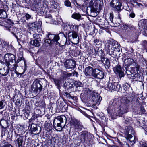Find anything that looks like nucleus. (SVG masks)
Instances as JSON below:
<instances>
[{
	"label": "nucleus",
	"instance_id": "obj_1",
	"mask_svg": "<svg viewBox=\"0 0 147 147\" xmlns=\"http://www.w3.org/2000/svg\"><path fill=\"white\" fill-rule=\"evenodd\" d=\"M120 46L118 43L111 39L108 40L105 45V49L107 54L113 57L117 55V52L120 51Z\"/></svg>",
	"mask_w": 147,
	"mask_h": 147
},
{
	"label": "nucleus",
	"instance_id": "obj_2",
	"mask_svg": "<svg viewBox=\"0 0 147 147\" xmlns=\"http://www.w3.org/2000/svg\"><path fill=\"white\" fill-rule=\"evenodd\" d=\"M124 124L126 127L124 130V134L125 138L129 140L132 137L131 134H133L135 133L133 128L130 126L133 123L132 121L131 118L130 117H124Z\"/></svg>",
	"mask_w": 147,
	"mask_h": 147
},
{
	"label": "nucleus",
	"instance_id": "obj_3",
	"mask_svg": "<svg viewBox=\"0 0 147 147\" xmlns=\"http://www.w3.org/2000/svg\"><path fill=\"white\" fill-rule=\"evenodd\" d=\"M100 81L98 86L104 88L106 90H112L119 91L121 88L120 85L118 82H105Z\"/></svg>",
	"mask_w": 147,
	"mask_h": 147
},
{
	"label": "nucleus",
	"instance_id": "obj_4",
	"mask_svg": "<svg viewBox=\"0 0 147 147\" xmlns=\"http://www.w3.org/2000/svg\"><path fill=\"white\" fill-rule=\"evenodd\" d=\"M68 119L63 115L58 117L57 118L54 119L53 121V126L55 129L58 131L61 130L66 122L69 121Z\"/></svg>",
	"mask_w": 147,
	"mask_h": 147
},
{
	"label": "nucleus",
	"instance_id": "obj_5",
	"mask_svg": "<svg viewBox=\"0 0 147 147\" xmlns=\"http://www.w3.org/2000/svg\"><path fill=\"white\" fill-rule=\"evenodd\" d=\"M47 84V81L44 78L36 80L34 82L32 86L33 92L36 94L38 92H40L42 89L43 86H46Z\"/></svg>",
	"mask_w": 147,
	"mask_h": 147
},
{
	"label": "nucleus",
	"instance_id": "obj_6",
	"mask_svg": "<svg viewBox=\"0 0 147 147\" xmlns=\"http://www.w3.org/2000/svg\"><path fill=\"white\" fill-rule=\"evenodd\" d=\"M129 102V100L126 99L121 102L119 106L117 108L118 115L120 116L127 113L129 105L128 103Z\"/></svg>",
	"mask_w": 147,
	"mask_h": 147
},
{
	"label": "nucleus",
	"instance_id": "obj_7",
	"mask_svg": "<svg viewBox=\"0 0 147 147\" xmlns=\"http://www.w3.org/2000/svg\"><path fill=\"white\" fill-rule=\"evenodd\" d=\"M68 37L69 40L73 43L76 44L79 42V37L78 33L76 31H70L68 33Z\"/></svg>",
	"mask_w": 147,
	"mask_h": 147
},
{
	"label": "nucleus",
	"instance_id": "obj_8",
	"mask_svg": "<svg viewBox=\"0 0 147 147\" xmlns=\"http://www.w3.org/2000/svg\"><path fill=\"white\" fill-rule=\"evenodd\" d=\"M69 119L70 120L69 122H70L71 126L74 128L75 129L77 130L78 131H80L83 128V126L81 123L76 119Z\"/></svg>",
	"mask_w": 147,
	"mask_h": 147
},
{
	"label": "nucleus",
	"instance_id": "obj_9",
	"mask_svg": "<svg viewBox=\"0 0 147 147\" xmlns=\"http://www.w3.org/2000/svg\"><path fill=\"white\" fill-rule=\"evenodd\" d=\"M110 5L113 8L114 11H117L119 13L122 10V4L119 0H112Z\"/></svg>",
	"mask_w": 147,
	"mask_h": 147
},
{
	"label": "nucleus",
	"instance_id": "obj_10",
	"mask_svg": "<svg viewBox=\"0 0 147 147\" xmlns=\"http://www.w3.org/2000/svg\"><path fill=\"white\" fill-rule=\"evenodd\" d=\"M113 70L114 72L117 75H118L120 78L124 77V69L119 64H118L114 67Z\"/></svg>",
	"mask_w": 147,
	"mask_h": 147
},
{
	"label": "nucleus",
	"instance_id": "obj_11",
	"mask_svg": "<svg viewBox=\"0 0 147 147\" xmlns=\"http://www.w3.org/2000/svg\"><path fill=\"white\" fill-rule=\"evenodd\" d=\"M63 33L60 32L58 34L54 35L50 33L48 34V38L50 39H52V42L53 44L55 43L57 45H61L60 43L58 41L60 39L59 35L63 34Z\"/></svg>",
	"mask_w": 147,
	"mask_h": 147
},
{
	"label": "nucleus",
	"instance_id": "obj_12",
	"mask_svg": "<svg viewBox=\"0 0 147 147\" xmlns=\"http://www.w3.org/2000/svg\"><path fill=\"white\" fill-rule=\"evenodd\" d=\"M102 99V97L96 93L93 94L92 97V102L93 105H98Z\"/></svg>",
	"mask_w": 147,
	"mask_h": 147
},
{
	"label": "nucleus",
	"instance_id": "obj_13",
	"mask_svg": "<svg viewBox=\"0 0 147 147\" xmlns=\"http://www.w3.org/2000/svg\"><path fill=\"white\" fill-rule=\"evenodd\" d=\"M64 65L67 69H74L76 67V62L72 59H68L64 63Z\"/></svg>",
	"mask_w": 147,
	"mask_h": 147
},
{
	"label": "nucleus",
	"instance_id": "obj_14",
	"mask_svg": "<svg viewBox=\"0 0 147 147\" xmlns=\"http://www.w3.org/2000/svg\"><path fill=\"white\" fill-rule=\"evenodd\" d=\"M15 58L14 55L11 53H7L4 56V61L7 66L9 67V62H12Z\"/></svg>",
	"mask_w": 147,
	"mask_h": 147
},
{
	"label": "nucleus",
	"instance_id": "obj_15",
	"mask_svg": "<svg viewBox=\"0 0 147 147\" xmlns=\"http://www.w3.org/2000/svg\"><path fill=\"white\" fill-rule=\"evenodd\" d=\"M94 92L88 88H86L83 90L82 93L81 94V98H82L84 99H85V98L92 96L93 94H94Z\"/></svg>",
	"mask_w": 147,
	"mask_h": 147
},
{
	"label": "nucleus",
	"instance_id": "obj_16",
	"mask_svg": "<svg viewBox=\"0 0 147 147\" xmlns=\"http://www.w3.org/2000/svg\"><path fill=\"white\" fill-rule=\"evenodd\" d=\"M94 70L95 69H94L90 66H88L85 68L84 72L85 76L90 78L92 76L93 77Z\"/></svg>",
	"mask_w": 147,
	"mask_h": 147
},
{
	"label": "nucleus",
	"instance_id": "obj_17",
	"mask_svg": "<svg viewBox=\"0 0 147 147\" xmlns=\"http://www.w3.org/2000/svg\"><path fill=\"white\" fill-rule=\"evenodd\" d=\"M57 107L63 112L66 111L67 110L68 105L63 101L59 102V100L57 103Z\"/></svg>",
	"mask_w": 147,
	"mask_h": 147
},
{
	"label": "nucleus",
	"instance_id": "obj_18",
	"mask_svg": "<svg viewBox=\"0 0 147 147\" xmlns=\"http://www.w3.org/2000/svg\"><path fill=\"white\" fill-rule=\"evenodd\" d=\"M15 142L18 144L19 147H23V140L24 137L23 136H21L20 135L17 134L15 132Z\"/></svg>",
	"mask_w": 147,
	"mask_h": 147
},
{
	"label": "nucleus",
	"instance_id": "obj_19",
	"mask_svg": "<svg viewBox=\"0 0 147 147\" xmlns=\"http://www.w3.org/2000/svg\"><path fill=\"white\" fill-rule=\"evenodd\" d=\"M93 77L95 78L102 79L104 76V73L102 71L98 69H95Z\"/></svg>",
	"mask_w": 147,
	"mask_h": 147
},
{
	"label": "nucleus",
	"instance_id": "obj_20",
	"mask_svg": "<svg viewBox=\"0 0 147 147\" xmlns=\"http://www.w3.org/2000/svg\"><path fill=\"white\" fill-rule=\"evenodd\" d=\"M31 128L32 133L35 135L39 133L41 131V127L33 123L31 125Z\"/></svg>",
	"mask_w": 147,
	"mask_h": 147
},
{
	"label": "nucleus",
	"instance_id": "obj_21",
	"mask_svg": "<svg viewBox=\"0 0 147 147\" xmlns=\"http://www.w3.org/2000/svg\"><path fill=\"white\" fill-rule=\"evenodd\" d=\"M136 64V63L133 59L127 58L125 60L124 67L127 69V68L131 65H134ZM127 70H126V71Z\"/></svg>",
	"mask_w": 147,
	"mask_h": 147
},
{
	"label": "nucleus",
	"instance_id": "obj_22",
	"mask_svg": "<svg viewBox=\"0 0 147 147\" xmlns=\"http://www.w3.org/2000/svg\"><path fill=\"white\" fill-rule=\"evenodd\" d=\"M107 111L108 113L112 117H114V116L119 115L117 107L114 109L111 108V107H108Z\"/></svg>",
	"mask_w": 147,
	"mask_h": 147
},
{
	"label": "nucleus",
	"instance_id": "obj_23",
	"mask_svg": "<svg viewBox=\"0 0 147 147\" xmlns=\"http://www.w3.org/2000/svg\"><path fill=\"white\" fill-rule=\"evenodd\" d=\"M88 133V132L85 131L81 132L79 135V140L83 143H85V139Z\"/></svg>",
	"mask_w": 147,
	"mask_h": 147
},
{
	"label": "nucleus",
	"instance_id": "obj_24",
	"mask_svg": "<svg viewBox=\"0 0 147 147\" xmlns=\"http://www.w3.org/2000/svg\"><path fill=\"white\" fill-rule=\"evenodd\" d=\"M6 28L7 30L10 32L13 35L15 36L17 39L18 40V39L17 36L15 34L17 30V29L13 26L7 27Z\"/></svg>",
	"mask_w": 147,
	"mask_h": 147
},
{
	"label": "nucleus",
	"instance_id": "obj_25",
	"mask_svg": "<svg viewBox=\"0 0 147 147\" xmlns=\"http://www.w3.org/2000/svg\"><path fill=\"white\" fill-rule=\"evenodd\" d=\"M49 4L51 10L55 11V10H57V6L56 3L53 0H49Z\"/></svg>",
	"mask_w": 147,
	"mask_h": 147
},
{
	"label": "nucleus",
	"instance_id": "obj_26",
	"mask_svg": "<svg viewBox=\"0 0 147 147\" xmlns=\"http://www.w3.org/2000/svg\"><path fill=\"white\" fill-rule=\"evenodd\" d=\"M9 72V70L7 67L0 69V74L2 76H6L8 74Z\"/></svg>",
	"mask_w": 147,
	"mask_h": 147
},
{
	"label": "nucleus",
	"instance_id": "obj_27",
	"mask_svg": "<svg viewBox=\"0 0 147 147\" xmlns=\"http://www.w3.org/2000/svg\"><path fill=\"white\" fill-rule=\"evenodd\" d=\"M101 62L104 65H106L108 68H109L110 65V62L109 59L104 57L101 58Z\"/></svg>",
	"mask_w": 147,
	"mask_h": 147
},
{
	"label": "nucleus",
	"instance_id": "obj_28",
	"mask_svg": "<svg viewBox=\"0 0 147 147\" xmlns=\"http://www.w3.org/2000/svg\"><path fill=\"white\" fill-rule=\"evenodd\" d=\"M92 135L88 133L87 137L86 138L85 140V143L88 144H91L92 142Z\"/></svg>",
	"mask_w": 147,
	"mask_h": 147
},
{
	"label": "nucleus",
	"instance_id": "obj_29",
	"mask_svg": "<svg viewBox=\"0 0 147 147\" xmlns=\"http://www.w3.org/2000/svg\"><path fill=\"white\" fill-rule=\"evenodd\" d=\"M24 66H22V69H23V72L22 73H19L17 71H16L15 72V73L16 74H17V76L18 77L19 76V75H20V76H21L22 75H23L24 73L25 72V71L27 69V63L25 61H24Z\"/></svg>",
	"mask_w": 147,
	"mask_h": 147
},
{
	"label": "nucleus",
	"instance_id": "obj_30",
	"mask_svg": "<svg viewBox=\"0 0 147 147\" xmlns=\"http://www.w3.org/2000/svg\"><path fill=\"white\" fill-rule=\"evenodd\" d=\"M66 24V26L69 27L71 30L72 31H76V28H78L77 26L74 25L70 23H67Z\"/></svg>",
	"mask_w": 147,
	"mask_h": 147
},
{
	"label": "nucleus",
	"instance_id": "obj_31",
	"mask_svg": "<svg viewBox=\"0 0 147 147\" xmlns=\"http://www.w3.org/2000/svg\"><path fill=\"white\" fill-rule=\"evenodd\" d=\"M2 47L5 48L6 47V49L7 50L9 51L10 48H12V46L9 45V42L5 41L3 42L2 44Z\"/></svg>",
	"mask_w": 147,
	"mask_h": 147
},
{
	"label": "nucleus",
	"instance_id": "obj_32",
	"mask_svg": "<svg viewBox=\"0 0 147 147\" xmlns=\"http://www.w3.org/2000/svg\"><path fill=\"white\" fill-rule=\"evenodd\" d=\"M18 66V64H14L13 65H9V67L7 66L8 68V69H10L11 71H14V72L16 71V68Z\"/></svg>",
	"mask_w": 147,
	"mask_h": 147
},
{
	"label": "nucleus",
	"instance_id": "obj_33",
	"mask_svg": "<svg viewBox=\"0 0 147 147\" xmlns=\"http://www.w3.org/2000/svg\"><path fill=\"white\" fill-rule=\"evenodd\" d=\"M121 18L120 17V15L119 13L117 18H115L113 23L114 24H115L117 25L120 24L121 23Z\"/></svg>",
	"mask_w": 147,
	"mask_h": 147
},
{
	"label": "nucleus",
	"instance_id": "obj_34",
	"mask_svg": "<svg viewBox=\"0 0 147 147\" xmlns=\"http://www.w3.org/2000/svg\"><path fill=\"white\" fill-rule=\"evenodd\" d=\"M31 44L36 47H38L40 46V43L39 41L37 39H35L31 40L30 42Z\"/></svg>",
	"mask_w": 147,
	"mask_h": 147
},
{
	"label": "nucleus",
	"instance_id": "obj_35",
	"mask_svg": "<svg viewBox=\"0 0 147 147\" xmlns=\"http://www.w3.org/2000/svg\"><path fill=\"white\" fill-rule=\"evenodd\" d=\"M71 17L79 21L81 19V15L79 13H75L73 14L71 16Z\"/></svg>",
	"mask_w": 147,
	"mask_h": 147
},
{
	"label": "nucleus",
	"instance_id": "obj_36",
	"mask_svg": "<svg viewBox=\"0 0 147 147\" xmlns=\"http://www.w3.org/2000/svg\"><path fill=\"white\" fill-rule=\"evenodd\" d=\"M6 12L3 9H0V18H5L7 17Z\"/></svg>",
	"mask_w": 147,
	"mask_h": 147
},
{
	"label": "nucleus",
	"instance_id": "obj_37",
	"mask_svg": "<svg viewBox=\"0 0 147 147\" xmlns=\"http://www.w3.org/2000/svg\"><path fill=\"white\" fill-rule=\"evenodd\" d=\"M43 9H42V12H43V14L45 15V18H49L50 20L52 19V17L51 15L50 14H47V10L44 9V11H43Z\"/></svg>",
	"mask_w": 147,
	"mask_h": 147
},
{
	"label": "nucleus",
	"instance_id": "obj_38",
	"mask_svg": "<svg viewBox=\"0 0 147 147\" xmlns=\"http://www.w3.org/2000/svg\"><path fill=\"white\" fill-rule=\"evenodd\" d=\"M133 66L135 67L132 68V70L134 71L135 73H137L139 69L140 66L136 63L135 65L134 64Z\"/></svg>",
	"mask_w": 147,
	"mask_h": 147
},
{
	"label": "nucleus",
	"instance_id": "obj_39",
	"mask_svg": "<svg viewBox=\"0 0 147 147\" xmlns=\"http://www.w3.org/2000/svg\"><path fill=\"white\" fill-rule=\"evenodd\" d=\"M28 26L29 28L32 30H34L36 28V24L34 23H29Z\"/></svg>",
	"mask_w": 147,
	"mask_h": 147
},
{
	"label": "nucleus",
	"instance_id": "obj_40",
	"mask_svg": "<svg viewBox=\"0 0 147 147\" xmlns=\"http://www.w3.org/2000/svg\"><path fill=\"white\" fill-rule=\"evenodd\" d=\"M74 85L76 88L80 87L82 86V83L79 81H75L74 82Z\"/></svg>",
	"mask_w": 147,
	"mask_h": 147
},
{
	"label": "nucleus",
	"instance_id": "obj_41",
	"mask_svg": "<svg viewBox=\"0 0 147 147\" xmlns=\"http://www.w3.org/2000/svg\"><path fill=\"white\" fill-rule=\"evenodd\" d=\"M47 36H48V35L46 36V39L44 40V42L45 43H47L49 44H53V43H52V39H49L47 37Z\"/></svg>",
	"mask_w": 147,
	"mask_h": 147
},
{
	"label": "nucleus",
	"instance_id": "obj_42",
	"mask_svg": "<svg viewBox=\"0 0 147 147\" xmlns=\"http://www.w3.org/2000/svg\"><path fill=\"white\" fill-rule=\"evenodd\" d=\"M98 49L96 47V48H93L92 50V54L93 55H96L98 54Z\"/></svg>",
	"mask_w": 147,
	"mask_h": 147
},
{
	"label": "nucleus",
	"instance_id": "obj_43",
	"mask_svg": "<svg viewBox=\"0 0 147 147\" xmlns=\"http://www.w3.org/2000/svg\"><path fill=\"white\" fill-rule=\"evenodd\" d=\"M50 143L53 146L55 145L56 142V139L54 137H52L50 140Z\"/></svg>",
	"mask_w": 147,
	"mask_h": 147
},
{
	"label": "nucleus",
	"instance_id": "obj_44",
	"mask_svg": "<svg viewBox=\"0 0 147 147\" xmlns=\"http://www.w3.org/2000/svg\"><path fill=\"white\" fill-rule=\"evenodd\" d=\"M39 107L41 108L42 111H44L45 108V104L44 102H42L39 104Z\"/></svg>",
	"mask_w": 147,
	"mask_h": 147
},
{
	"label": "nucleus",
	"instance_id": "obj_45",
	"mask_svg": "<svg viewBox=\"0 0 147 147\" xmlns=\"http://www.w3.org/2000/svg\"><path fill=\"white\" fill-rule=\"evenodd\" d=\"M21 60L23 61L24 63V61H26L23 57H20L18 58L17 60L16 61L15 60V64H17L19 62H20Z\"/></svg>",
	"mask_w": 147,
	"mask_h": 147
},
{
	"label": "nucleus",
	"instance_id": "obj_46",
	"mask_svg": "<svg viewBox=\"0 0 147 147\" xmlns=\"http://www.w3.org/2000/svg\"><path fill=\"white\" fill-rule=\"evenodd\" d=\"M120 144L123 147H130L129 145L125 142H121L120 143Z\"/></svg>",
	"mask_w": 147,
	"mask_h": 147
},
{
	"label": "nucleus",
	"instance_id": "obj_47",
	"mask_svg": "<svg viewBox=\"0 0 147 147\" xmlns=\"http://www.w3.org/2000/svg\"><path fill=\"white\" fill-rule=\"evenodd\" d=\"M25 16L26 20H28L30 19H32V17L28 13H25Z\"/></svg>",
	"mask_w": 147,
	"mask_h": 147
},
{
	"label": "nucleus",
	"instance_id": "obj_48",
	"mask_svg": "<svg viewBox=\"0 0 147 147\" xmlns=\"http://www.w3.org/2000/svg\"><path fill=\"white\" fill-rule=\"evenodd\" d=\"M1 127H2L1 136H5V135L6 129V128L3 127V126H2Z\"/></svg>",
	"mask_w": 147,
	"mask_h": 147
},
{
	"label": "nucleus",
	"instance_id": "obj_49",
	"mask_svg": "<svg viewBox=\"0 0 147 147\" xmlns=\"http://www.w3.org/2000/svg\"><path fill=\"white\" fill-rule=\"evenodd\" d=\"M45 129L47 131H49L51 129V127L50 126L49 124H47V126H45Z\"/></svg>",
	"mask_w": 147,
	"mask_h": 147
},
{
	"label": "nucleus",
	"instance_id": "obj_50",
	"mask_svg": "<svg viewBox=\"0 0 147 147\" xmlns=\"http://www.w3.org/2000/svg\"><path fill=\"white\" fill-rule=\"evenodd\" d=\"M65 5L67 7H70L71 5V3L69 0H67L65 2Z\"/></svg>",
	"mask_w": 147,
	"mask_h": 147
},
{
	"label": "nucleus",
	"instance_id": "obj_51",
	"mask_svg": "<svg viewBox=\"0 0 147 147\" xmlns=\"http://www.w3.org/2000/svg\"><path fill=\"white\" fill-rule=\"evenodd\" d=\"M123 28L125 30L128 31L129 29V27L127 24H125L123 25Z\"/></svg>",
	"mask_w": 147,
	"mask_h": 147
},
{
	"label": "nucleus",
	"instance_id": "obj_52",
	"mask_svg": "<svg viewBox=\"0 0 147 147\" xmlns=\"http://www.w3.org/2000/svg\"><path fill=\"white\" fill-rule=\"evenodd\" d=\"M113 13H110V17H109V19L110 21L111 22H113L114 20H113Z\"/></svg>",
	"mask_w": 147,
	"mask_h": 147
},
{
	"label": "nucleus",
	"instance_id": "obj_53",
	"mask_svg": "<svg viewBox=\"0 0 147 147\" xmlns=\"http://www.w3.org/2000/svg\"><path fill=\"white\" fill-rule=\"evenodd\" d=\"M4 101L2 100L0 101V109L3 108L4 105Z\"/></svg>",
	"mask_w": 147,
	"mask_h": 147
},
{
	"label": "nucleus",
	"instance_id": "obj_54",
	"mask_svg": "<svg viewBox=\"0 0 147 147\" xmlns=\"http://www.w3.org/2000/svg\"><path fill=\"white\" fill-rule=\"evenodd\" d=\"M33 37L34 39H38L39 37V34H33Z\"/></svg>",
	"mask_w": 147,
	"mask_h": 147
},
{
	"label": "nucleus",
	"instance_id": "obj_55",
	"mask_svg": "<svg viewBox=\"0 0 147 147\" xmlns=\"http://www.w3.org/2000/svg\"><path fill=\"white\" fill-rule=\"evenodd\" d=\"M65 95L68 98H72V96L69 94L67 92H65Z\"/></svg>",
	"mask_w": 147,
	"mask_h": 147
},
{
	"label": "nucleus",
	"instance_id": "obj_56",
	"mask_svg": "<svg viewBox=\"0 0 147 147\" xmlns=\"http://www.w3.org/2000/svg\"><path fill=\"white\" fill-rule=\"evenodd\" d=\"M144 31L146 36H147V27L145 26L144 28Z\"/></svg>",
	"mask_w": 147,
	"mask_h": 147
},
{
	"label": "nucleus",
	"instance_id": "obj_57",
	"mask_svg": "<svg viewBox=\"0 0 147 147\" xmlns=\"http://www.w3.org/2000/svg\"><path fill=\"white\" fill-rule=\"evenodd\" d=\"M55 82L56 86L59 87V82L58 80H56Z\"/></svg>",
	"mask_w": 147,
	"mask_h": 147
},
{
	"label": "nucleus",
	"instance_id": "obj_58",
	"mask_svg": "<svg viewBox=\"0 0 147 147\" xmlns=\"http://www.w3.org/2000/svg\"><path fill=\"white\" fill-rule=\"evenodd\" d=\"M72 73H73L72 74H73V76H76L77 77L78 75V73H77V72H76L74 71Z\"/></svg>",
	"mask_w": 147,
	"mask_h": 147
},
{
	"label": "nucleus",
	"instance_id": "obj_59",
	"mask_svg": "<svg viewBox=\"0 0 147 147\" xmlns=\"http://www.w3.org/2000/svg\"><path fill=\"white\" fill-rule=\"evenodd\" d=\"M21 21L23 22L24 23L26 22V20L24 19V16L22 17L20 19Z\"/></svg>",
	"mask_w": 147,
	"mask_h": 147
},
{
	"label": "nucleus",
	"instance_id": "obj_60",
	"mask_svg": "<svg viewBox=\"0 0 147 147\" xmlns=\"http://www.w3.org/2000/svg\"><path fill=\"white\" fill-rule=\"evenodd\" d=\"M81 112L83 114H84L85 116L87 117H89V116L85 112L82 111Z\"/></svg>",
	"mask_w": 147,
	"mask_h": 147
},
{
	"label": "nucleus",
	"instance_id": "obj_61",
	"mask_svg": "<svg viewBox=\"0 0 147 147\" xmlns=\"http://www.w3.org/2000/svg\"><path fill=\"white\" fill-rule=\"evenodd\" d=\"M135 16V14L133 13H131L129 15V16L132 18H134Z\"/></svg>",
	"mask_w": 147,
	"mask_h": 147
},
{
	"label": "nucleus",
	"instance_id": "obj_62",
	"mask_svg": "<svg viewBox=\"0 0 147 147\" xmlns=\"http://www.w3.org/2000/svg\"><path fill=\"white\" fill-rule=\"evenodd\" d=\"M143 45L146 46H147V41L145 40L143 42Z\"/></svg>",
	"mask_w": 147,
	"mask_h": 147
},
{
	"label": "nucleus",
	"instance_id": "obj_63",
	"mask_svg": "<svg viewBox=\"0 0 147 147\" xmlns=\"http://www.w3.org/2000/svg\"><path fill=\"white\" fill-rule=\"evenodd\" d=\"M2 147H12V146L10 144H8L5 145Z\"/></svg>",
	"mask_w": 147,
	"mask_h": 147
},
{
	"label": "nucleus",
	"instance_id": "obj_64",
	"mask_svg": "<svg viewBox=\"0 0 147 147\" xmlns=\"http://www.w3.org/2000/svg\"><path fill=\"white\" fill-rule=\"evenodd\" d=\"M142 147H147V143H144L142 145Z\"/></svg>",
	"mask_w": 147,
	"mask_h": 147
}]
</instances>
